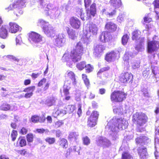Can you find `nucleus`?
Listing matches in <instances>:
<instances>
[{"label": "nucleus", "mask_w": 159, "mask_h": 159, "mask_svg": "<svg viewBox=\"0 0 159 159\" xmlns=\"http://www.w3.org/2000/svg\"><path fill=\"white\" fill-rule=\"evenodd\" d=\"M80 12V16L81 19L83 20H84L85 19L88 20L91 18L92 16L94 17L97 12L96 5L94 3H93L90 7V9H88L86 10V16H84V14L83 13V10L81 9H79L78 11Z\"/></svg>", "instance_id": "39448f33"}, {"label": "nucleus", "mask_w": 159, "mask_h": 159, "mask_svg": "<svg viewBox=\"0 0 159 159\" xmlns=\"http://www.w3.org/2000/svg\"><path fill=\"white\" fill-rule=\"evenodd\" d=\"M114 113L116 114H117L118 112H121L122 111L121 109L120 108L116 107L113 109Z\"/></svg>", "instance_id": "bf43d9fd"}, {"label": "nucleus", "mask_w": 159, "mask_h": 159, "mask_svg": "<svg viewBox=\"0 0 159 159\" xmlns=\"http://www.w3.org/2000/svg\"><path fill=\"white\" fill-rule=\"evenodd\" d=\"M27 145V142L24 136H20L16 142L17 147L19 146L20 147H23L26 146Z\"/></svg>", "instance_id": "393cba45"}, {"label": "nucleus", "mask_w": 159, "mask_h": 159, "mask_svg": "<svg viewBox=\"0 0 159 159\" xmlns=\"http://www.w3.org/2000/svg\"><path fill=\"white\" fill-rule=\"evenodd\" d=\"M154 12L155 13V17L157 20H159V10L154 9Z\"/></svg>", "instance_id": "13d9d810"}, {"label": "nucleus", "mask_w": 159, "mask_h": 159, "mask_svg": "<svg viewBox=\"0 0 159 159\" xmlns=\"http://www.w3.org/2000/svg\"><path fill=\"white\" fill-rule=\"evenodd\" d=\"M129 36L127 34H125L124 35L121 39L122 43L123 45H126L129 39Z\"/></svg>", "instance_id": "ea45409f"}, {"label": "nucleus", "mask_w": 159, "mask_h": 159, "mask_svg": "<svg viewBox=\"0 0 159 159\" xmlns=\"http://www.w3.org/2000/svg\"><path fill=\"white\" fill-rule=\"evenodd\" d=\"M77 135L75 133L71 132L70 133L69 135L68 139H77Z\"/></svg>", "instance_id": "de8ad7c7"}, {"label": "nucleus", "mask_w": 159, "mask_h": 159, "mask_svg": "<svg viewBox=\"0 0 159 159\" xmlns=\"http://www.w3.org/2000/svg\"><path fill=\"white\" fill-rule=\"evenodd\" d=\"M63 123L61 121H57L55 124V126L56 128H58L60 127L63 124Z\"/></svg>", "instance_id": "5fc2aeb1"}, {"label": "nucleus", "mask_w": 159, "mask_h": 159, "mask_svg": "<svg viewBox=\"0 0 159 159\" xmlns=\"http://www.w3.org/2000/svg\"><path fill=\"white\" fill-rule=\"evenodd\" d=\"M127 95L124 90H114L110 95V100L112 102H121L126 99Z\"/></svg>", "instance_id": "7ed1b4c3"}, {"label": "nucleus", "mask_w": 159, "mask_h": 159, "mask_svg": "<svg viewBox=\"0 0 159 159\" xmlns=\"http://www.w3.org/2000/svg\"><path fill=\"white\" fill-rule=\"evenodd\" d=\"M28 36V39L32 43H38L42 41V37L40 34L34 32L30 33Z\"/></svg>", "instance_id": "9d476101"}, {"label": "nucleus", "mask_w": 159, "mask_h": 159, "mask_svg": "<svg viewBox=\"0 0 159 159\" xmlns=\"http://www.w3.org/2000/svg\"><path fill=\"white\" fill-rule=\"evenodd\" d=\"M105 47L101 44H97L94 46V50L96 53L99 54L105 49Z\"/></svg>", "instance_id": "bb28decb"}, {"label": "nucleus", "mask_w": 159, "mask_h": 159, "mask_svg": "<svg viewBox=\"0 0 159 159\" xmlns=\"http://www.w3.org/2000/svg\"><path fill=\"white\" fill-rule=\"evenodd\" d=\"M99 93L101 95H103L106 93V90L104 88H101L99 89Z\"/></svg>", "instance_id": "680f3d73"}, {"label": "nucleus", "mask_w": 159, "mask_h": 159, "mask_svg": "<svg viewBox=\"0 0 159 159\" xmlns=\"http://www.w3.org/2000/svg\"><path fill=\"white\" fill-rule=\"evenodd\" d=\"M86 66V63L85 62L82 61L78 63L76 65L77 68L80 70H82Z\"/></svg>", "instance_id": "4c0bfd02"}, {"label": "nucleus", "mask_w": 159, "mask_h": 159, "mask_svg": "<svg viewBox=\"0 0 159 159\" xmlns=\"http://www.w3.org/2000/svg\"><path fill=\"white\" fill-rule=\"evenodd\" d=\"M72 151H73V149H72V148L71 147H70L69 148H68V149L66 151V154L67 156H68V155H69L70 154V153L72 152Z\"/></svg>", "instance_id": "338daca9"}, {"label": "nucleus", "mask_w": 159, "mask_h": 159, "mask_svg": "<svg viewBox=\"0 0 159 159\" xmlns=\"http://www.w3.org/2000/svg\"><path fill=\"white\" fill-rule=\"evenodd\" d=\"M152 4L154 6V9H159V0H154Z\"/></svg>", "instance_id": "3c124183"}, {"label": "nucleus", "mask_w": 159, "mask_h": 159, "mask_svg": "<svg viewBox=\"0 0 159 159\" xmlns=\"http://www.w3.org/2000/svg\"><path fill=\"white\" fill-rule=\"evenodd\" d=\"M43 30L45 34L49 37H53L55 35V30L54 28L49 25L43 26Z\"/></svg>", "instance_id": "2eb2a0df"}, {"label": "nucleus", "mask_w": 159, "mask_h": 159, "mask_svg": "<svg viewBox=\"0 0 159 159\" xmlns=\"http://www.w3.org/2000/svg\"><path fill=\"white\" fill-rule=\"evenodd\" d=\"M112 37L110 33L107 31L102 32L99 37V39L102 43H105L110 41Z\"/></svg>", "instance_id": "ddd939ff"}, {"label": "nucleus", "mask_w": 159, "mask_h": 159, "mask_svg": "<svg viewBox=\"0 0 159 159\" xmlns=\"http://www.w3.org/2000/svg\"><path fill=\"white\" fill-rule=\"evenodd\" d=\"M45 117H41L38 115H34L31 116L30 121L34 123H43L45 121Z\"/></svg>", "instance_id": "4be33fe9"}, {"label": "nucleus", "mask_w": 159, "mask_h": 159, "mask_svg": "<svg viewBox=\"0 0 159 159\" xmlns=\"http://www.w3.org/2000/svg\"><path fill=\"white\" fill-rule=\"evenodd\" d=\"M118 21L119 22H121L124 20L123 17L122 15H119L117 18Z\"/></svg>", "instance_id": "e2e57ef3"}, {"label": "nucleus", "mask_w": 159, "mask_h": 159, "mask_svg": "<svg viewBox=\"0 0 159 159\" xmlns=\"http://www.w3.org/2000/svg\"><path fill=\"white\" fill-rule=\"evenodd\" d=\"M18 135L17 131L15 130H13L11 132V140L13 141H14L16 139Z\"/></svg>", "instance_id": "a19ab883"}, {"label": "nucleus", "mask_w": 159, "mask_h": 159, "mask_svg": "<svg viewBox=\"0 0 159 159\" xmlns=\"http://www.w3.org/2000/svg\"><path fill=\"white\" fill-rule=\"evenodd\" d=\"M3 21L0 17V27L1 26L0 30V37L1 38L5 39L7 36V31L5 25H2Z\"/></svg>", "instance_id": "f3484780"}, {"label": "nucleus", "mask_w": 159, "mask_h": 159, "mask_svg": "<svg viewBox=\"0 0 159 159\" xmlns=\"http://www.w3.org/2000/svg\"><path fill=\"white\" fill-rule=\"evenodd\" d=\"M159 49V41L152 40L149 41L147 43V52L151 53L156 52Z\"/></svg>", "instance_id": "0eeeda50"}, {"label": "nucleus", "mask_w": 159, "mask_h": 159, "mask_svg": "<svg viewBox=\"0 0 159 159\" xmlns=\"http://www.w3.org/2000/svg\"><path fill=\"white\" fill-rule=\"evenodd\" d=\"M87 32L89 33L90 35H93L97 34L98 30L97 25L93 23H91L87 25Z\"/></svg>", "instance_id": "4468645a"}, {"label": "nucleus", "mask_w": 159, "mask_h": 159, "mask_svg": "<svg viewBox=\"0 0 159 159\" xmlns=\"http://www.w3.org/2000/svg\"><path fill=\"white\" fill-rule=\"evenodd\" d=\"M105 28L109 33H113L116 31L117 26L115 23L111 21H109L106 23Z\"/></svg>", "instance_id": "a211bd4d"}, {"label": "nucleus", "mask_w": 159, "mask_h": 159, "mask_svg": "<svg viewBox=\"0 0 159 159\" xmlns=\"http://www.w3.org/2000/svg\"><path fill=\"white\" fill-rule=\"evenodd\" d=\"M66 78L64 87L67 86V84H70L71 83L74 84H76V81L75 74L73 72L70 71L69 72L66 76Z\"/></svg>", "instance_id": "f8f14e48"}, {"label": "nucleus", "mask_w": 159, "mask_h": 159, "mask_svg": "<svg viewBox=\"0 0 159 159\" xmlns=\"http://www.w3.org/2000/svg\"><path fill=\"white\" fill-rule=\"evenodd\" d=\"M69 22L71 26L75 29H79L80 25V20L75 17H71L69 20Z\"/></svg>", "instance_id": "dca6fc26"}, {"label": "nucleus", "mask_w": 159, "mask_h": 159, "mask_svg": "<svg viewBox=\"0 0 159 159\" xmlns=\"http://www.w3.org/2000/svg\"><path fill=\"white\" fill-rule=\"evenodd\" d=\"M46 79L43 78L41 79L38 83V86L39 87H41L44 84L46 81Z\"/></svg>", "instance_id": "603ef678"}, {"label": "nucleus", "mask_w": 159, "mask_h": 159, "mask_svg": "<svg viewBox=\"0 0 159 159\" xmlns=\"http://www.w3.org/2000/svg\"><path fill=\"white\" fill-rule=\"evenodd\" d=\"M11 108L10 104L7 102H5L0 106V110L3 111H8L10 110Z\"/></svg>", "instance_id": "7c9ffc66"}, {"label": "nucleus", "mask_w": 159, "mask_h": 159, "mask_svg": "<svg viewBox=\"0 0 159 159\" xmlns=\"http://www.w3.org/2000/svg\"><path fill=\"white\" fill-rule=\"evenodd\" d=\"M110 2L115 8H119L121 6L120 0H110Z\"/></svg>", "instance_id": "2f4dec72"}, {"label": "nucleus", "mask_w": 159, "mask_h": 159, "mask_svg": "<svg viewBox=\"0 0 159 159\" xmlns=\"http://www.w3.org/2000/svg\"><path fill=\"white\" fill-rule=\"evenodd\" d=\"M108 129L112 132H116L117 129L124 130L127 128L129 124L128 121L124 118H118L115 116L109 123Z\"/></svg>", "instance_id": "f257e3e1"}, {"label": "nucleus", "mask_w": 159, "mask_h": 159, "mask_svg": "<svg viewBox=\"0 0 159 159\" xmlns=\"http://www.w3.org/2000/svg\"><path fill=\"white\" fill-rule=\"evenodd\" d=\"M56 99L53 96L50 97L46 100L45 104L48 107L52 106L54 105L56 102Z\"/></svg>", "instance_id": "cd10ccee"}, {"label": "nucleus", "mask_w": 159, "mask_h": 159, "mask_svg": "<svg viewBox=\"0 0 159 159\" xmlns=\"http://www.w3.org/2000/svg\"><path fill=\"white\" fill-rule=\"evenodd\" d=\"M85 68L86 72L88 73H89L92 72L94 69L93 66H92L90 64H87V65H86Z\"/></svg>", "instance_id": "58836bf2"}, {"label": "nucleus", "mask_w": 159, "mask_h": 159, "mask_svg": "<svg viewBox=\"0 0 159 159\" xmlns=\"http://www.w3.org/2000/svg\"><path fill=\"white\" fill-rule=\"evenodd\" d=\"M81 106H80L79 108L77 111V114L80 117L82 114V111L81 109Z\"/></svg>", "instance_id": "0e129e2a"}, {"label": "nucleus", "mask_w": 159, "mask_h": 159, "mask_svg": "<svg viewBox=\"0 0 159 159\" xmlns=\"http://www.w3.org/2000/svg\"><path fill=\"white\" fill-rule=\"evenodd\" d=\"M142 139H143V143L145 144L147 143H148V141L149 140V138L147 136H141Z\"/></svg>", "instance_id": "4d7b16f0"}, {"label": "nucleus", "mask_w": 159, "mask_h": 159, "mask_svg": "<svg viewBox=\"0 0 159 159\" xmlns=\"http://www.w3.org/2000/svg\"><path fill=\"white\" fill-rule=\"evenodd\" d=\"M82 76V79L84 81V84L86 86L88 87L90 85V83L89 80L88 78L87 75L85 74H83Z\"/></svg>", "instance_id": "72a5a7b5"}, {"label": "nucleus", "mask_w": 159, "mask_h": 159, "mask_svg": "<svg viewBox=\"0 0 159 159\" xmlns=\"http://www.w3.org/2000/svg\"><path fill=\"white\" fill-rule=\"evenodd\" d=\"M116 57V53L112 51L106 54L105 60L108 62H111L115 60Z\"/></svg>", "instance_id": "6ab92c4d"}, {"label": "nucleus", "mask_w": 159, "mask_h": 159, "mask_svg": "<svg viewBox=\"0 0 159 159\" xmlns=\"http://www.w3.org/2000/svg\"><path fill=\"white\" fill-rule=\"evenodd\" d=\"M25 2L24 0H17L14 2L13 3L11 4L7 8H6V9L9 11L15 8L18 9L22 8L25 7Z\"/></svg>", "instance_id": "9b49d317"}, {"label": "nucleus", "mask_w": 159, "mask_h": 159, "mask_svg": "<svg viewBox=\"0 0 159 159\" xmlns=\"http://www.w3.org/2000/svg\"><path fill=\"white\" fill-rule=\"evenodd\" d=\"M26 139L28 143L33 142L34 139V135L32 133H29L26 135Z\"/></svg>", "instance_id": "c9c22d12"}, {"label": "nucleus", "mask_w": 159, "mask_h": 159, "mask_svg": "<svg viewBox=\"0 0 159 159\" xmlns=\"http://www.w3.org/2000/svg\"><path fill=\"white\" fill-rule=\"evenodd\" d=\"M40 74L39 73H37V74H35V73H32L31 74V76L33 79H35L38 77V76Z\"/></svg>", "instance_id": "69168bd1"}, {"label": "nucleus", "mask_w": 159, "mask_h": 159, "mask_svg": "<svg viewBox=\"0 0 159 159\" xmlns=\"http://www.w3.org/2000/svg\"><path fill=\"white\" fill-rule=\"evenodd\" d=\"M31 83V80L30 79H27L24 80V84L25 85H27L30 84Z\"/></svg>", "instance_id": "774afa93"}, {"label": "nucleus", "mask_w": 159, "mask_h": 159, "mask_svg": "<svg viewBox=\"0 0 159 159\" xmlns=\"http://www.w3.org/2000/svg\"><path fill=\"white\" fill-rule=\"evenodd\" d=\"M132 68L134 69L137 68L139 67V63L138 62H134L133 63L132 65Z\"/></svg>", "instance_id": "052dcab7"}, {"label": "nucleus", "mask_w": 159, "mask_h": 159, "mask_svg": "<svg viewBox=\"0 0 159 159\" xmlns=\"http://www.w3.org/2000/svg\"><path fill=\"white\" fill-rule=\"evenodd\" d=\"M67 31L69 38L74 40L76 38L75 31L72 29H70L69 27L67 28Z\"/></svg>", "instance_id": "c756f323"}, {"label": "nucleus", "mask_w": 159, "mask_h": 159, "mask_svg": "<svg viewBox=\"0 0 159 159\" xmlns=\"http://www.w3.org/2000/svg\"><path fill=\"white\" fill-rule=\"evenodd\" d=\"M83 143L84 144L87 145L90 143V140L87 136L83 138Z\"/></svg>", "instance_id": "a18cd8bd"}, {"label": "nucleus", "mask_w": 159, "mask_h": 159, "mask_svg": "<svg viewBox=\"0 0 159 159\" xmlns=\"http://www.w3.org/2000/svg\"><path fill=\"white\" fill-rule=\"evenodd\" d=\"M91 0H84V6L85 8L88 7L91 3Z\"/></svg>", "instance_id": "864d4df0"}, {"label": "nucleus", "mask_w": 159, "mask_h": 159, "mask_svg": "<svg viewBox=\"0 0 159 159\" xmlns=\"http://www.w3.org/2000/svg\"><path fill=\"white\" fill-rule=\"evenodd\" d=\"M105 142L104 139L102 138L98 139L96 141L97 144L98 146L104 144Z\"/></svg>", "instance_id": "8fccbe9b"}, {"label": "nucleus", "mask_w": 159, "mask_h": 159, "mask_svg": "<svg viewBox=\"0 0 159 159\" xmlns=\"http://www.w3.org/2000/svg\"><path fill=\"white\" fill-rule=\"evenodd\" d=\"M9 31L11 33H15L19 30L20 27L15 22L9 23Z\"/></svg>", "instance_id": "5701e85b"}, {"label": "nucleus", "mask_w": 159, "mask_h": 159, "mask_svg": "<svg viewBox=\"0 0 159 159\" xmlns=\"http://www.w3.org/2000/svg\"><path fill=\"white\" fill-rule=\"evenodd\" d=\"M17 153L21 155L24 156L28 153L27 150L26 149H22L17 151Z\"/></svg>", "instance_id": "37998d69"}, {"label": "nucleus", "mask_w": 159, "mask_h": 159, "mask_svg": "<svg viewBox=\"0 0 159 159\" xmlns=\"http://www.w3.org/2000/svg\"><path fill=\"white\" fill-rule=\"evenodd\" d=\"M143 24H144L145 23H149L152 21V19L151 18L149 17V16H145L143 18Z\"/></svg>", "instance_id": "c03bdc74"}, {"label": "nucleus", "mask_w": 159, "mask_h": 159, "mask_svg": "<svg viewBox=\"0 0 159 159\" xmlns=\"http://www.w3.org/2000/svg\"><path fill=\"white\" fill-rule=\"evenodd\" d=\"M84 53L83 47L81 43L79 41L77 43L75 48L71 51L70 58L73 61L77 62L81 59Z\"/></svg>", "instance_id": "f03ea898"}, {"label": "nucleus", "mask_w": 159, "mask_h": 159, "mask_svg": "<svg viewBox=\"0 0 159 159\" xmlns=\"http://www.w3.org/2000/svg\"><path fill=\"white\" fill-rule=\"evenodd\" d=\"M37 132L39 134H43L46 131V130L43 128L37 129H36Z\"/></svg>", "instance_id": "6e6d98bb"}, {"label": "nucleus", "mask_w": 159, "mask_h": 159, "mask_svg": "<svg viewBox=\"0 0 159 159\" xmlns=\"http://www.w3.org/2000/svg\"><path fill=\"white\" fill-rule=\"evenodd\" d=\"M133 79V75L128 72L122 73L119 77V81L121 83L127 84L131 83Z\"/></svg>", "instance_id": "1a4fd4ad"}, {"label": "nucleus", "mask_w": 159, "mask_h": 159, "mask_svg": "<svg viewBox=\"0 0 159 159\" xmlns=\"http://www.w3.org/2000/svg\"><path fill=\"white\" fill-rule=\"evenodd\" d=\"M75 109V106L73 105H69L66 108L67 111L70 113L72 112Z\"/></svg>", "instance_id": "79ce46f5"}, {"label": "nucleus", "mask_w": 159, "mask_h": 159, "mask_svg": "<svg viewBox=\"0 0 159 159\" xmlns=\"http://www.w3.org/2000/svg\"><path fill=\"white\" fill-rule=\"evenodd\" d=\"M35 86H33L27 87L23 90V92H26L24 97L26 98H30L33 94V91L35 89Z\"/></svg>", "instance_id": "412c9836"}, {"label": "nucleus", "mask_w": 159, "mask_h": 159, "mask_svg": "<svg viewBox=\"0 0 159 159\" xmlns=\"http://www.w3.org/2000/svg\"><path fill=\"white\" fill-rule=\"evenodd\" d=\"M141 32L138 30H135L132 33V40L137 41L139 40V43L136 46L135 48L136 50H139L142 48L144 42V38H139V37L141 35Z\"/></svg>", "instance_id": "423d86ee"}, {"label": "nucleus", "mask_w": 159, "mask_h": 159, "mask_svg": "<svg viewBox=\"0 0 159 159\" xmlns=\"http://www.w3.org/2000/svg\"><path fill=\"white\" fill-rule=\"evenodd\" d=\"M28 132V129L24 127H22L19 132V133L21 135H25Z\"/></svg>", "instance_id": "49530a36"}, {"label": "nucleus", "mask_w": 159, "mask_h": 159, "mask_svg": "<svg viewBox=\"0 0 159 159\" xmlns=\"http://www.w3.org/2000/svg\"><path fill=\"white\" fill-rule=\"evenodd\" d=\"M135 143L137 144H141L143 143L142 136L138 137L135 139Z\"/></svg>", "instance_id": "09e8293b"}, {"label": "nucleus", "mask_w": 159, "mask_h": 159, "mask_svg": "<svg viewBox=\"0 0 159 159\" xmlns=\"http://www.w3.org/2000/svg\"><path fill=\"white\" fill-rule=\"evenodd\" d=\"M58 143L59 148L66 149L68 147V141L66 139L64 138L60 139Z\"/></svg>", "instance_id": "b1692460"}, {"label": "nucleus", "mask_w": 159, "mask_h": 159, "mask_svg": "<svg viewBox=\"0 0 159 159\" xmlns=\"http://www.w3.org/2000/svg\"><path fill=\"white\" fill-rule=\"evenodd\" d=\"M64 37L62 36L61 37L59 35L58 36L57 38L55 40L56 44L57 46L61 47L62 45V44L63 43Z\"/></svg>", "instance_id": "473e14b6"}, {"label": "nucleus", "mask_w": 159, "mask_h": 159, "mask_svg": "<svg viewBox=\"0 0 159 159\" xmlns=\"http://www.w3.org/2000/svg\"><path fill=\"white\" fill-rule=\"evenodd\" d=\"M99 114L96 111H93L91 113L87 120V126L90 127H93L97 124Z\"/></svg>", "instance_id": "6e6552de"}, {"label": "nucleus", "mask_w": 159, "mask_h": 159, "mask_svg": "<svg viewBox=\"0 0 159 159\" xmlns=\"http://www.w3.org/2000/svg\"><path fill=\"white\" fill-rule=\"evenodd\" d=\"M137 151L139 158L141 159H145L148 156L147 148L146 147L139 148Z\"/></svg>", "instance_id": "aec40b11"}, {"label": "nucleus", "mask_w": 159, "mask_h": 159, "mask_svg": "<svg viewBox=\"0 0 159 159\" xmlns=\"http://www.w3.org/2000/svg\"><path fill=\"white\" fill-rule=\"evenodd\" d=\"M147 115L142 112H136L133 116L132 121L138 126H141L146 123L148 120Z\"/></svg>", "instance_id": "20e7f679"}, {"label": "nucleus", "mask_w": 159, "mask_h": 159, "mask_svg": "<svg viewBox=\"0 0 159 159\" xmlns=\"http://www.w3.org/2000/svg\"><path fill=\"white\" fill-rule=\"evenodd\" d=\"M133 157L131 154L127 152H123L121 155V159H132Z\"/></svg>", "instance_id": "f704fd0d"}, {"label": "nucleus", "mask_w": 159, "mask_h": 159, "mask_svg": "<svg viewBox=\"0 0 159 159\" xmlns=\"http://www.w3.org/2000/svg\"><path fill=\"white\" fill-rule=\"evenodd\" d=\"M45 140L49 144L51 145L55 143L56 139L54 137H48L45 139Z\"/></svg>", "instance_id": "e433bc0d"}, {"label": "nucleus", "mask_w": 159, "mask_h": 159, "mask_svg": "<svg viewBox=\"0 0 159 159\" xmlns=\"http://www.w3.org/2000/svg\"><path fill=\"white\" fill-rule=\"evenodd\" d=\"M66 87H64V88L63 89V92L64 93V95L65 96L64 100L66 101H69L71 98V96L69 95L70 94L69 91L70 89V87H68V86H66Z\"/></svg>", "instance_id": "c85d7f7f"}, {"label": "nucleus", "mask_w": 159, "mask_h": 159, "mask_svg": "<svg viewBox=\"0 0 159 159\" xmlns=\"http://www.w3.org/2000/svg\"><path fill=\"white\" fill-rule=\"evenodd\" d=\"M102 14H105L109 17H112L116 15L117 11L116 9L113 10L110 12H107L106 9L104 8L102 10Z\"/></svg>", "instance_id": "a878e982"}]
</instances>
